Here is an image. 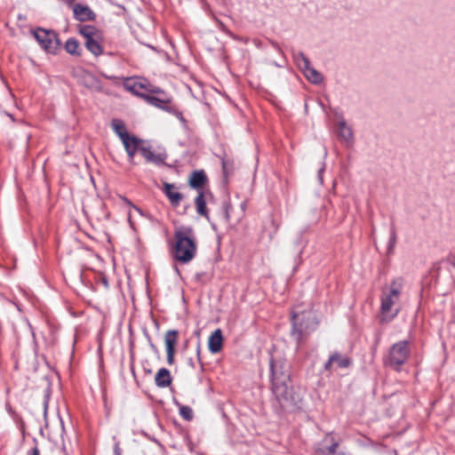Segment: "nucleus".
Masks as SVG:
<instances>
[{
    "label": "nucleus",
    "mask_w": 455,
    "mask_h": 455,
    "mask_svg": "<svg viewBox=\"0 0 455 455\" xmlns=\"http://www.w3.org/2000/svg\"><path fill=\"white\" fill-rule=\"evenodd\" d=\"M404 281L402 277L392 280L388 288H383L380 296V322H391L400 312L399 300Z\"/></svg>",
    "instance_id": "nucleus-1"
},
{
    "label": "nucleus",
    "mask_w": 455,
    "mask_h": 455,
    "mask_svg": "<svg viewBox=\"0 0 455 455\" xmlns=\"http://www.w3.org/2000/svg\"><path fill=\"white\" fill-rule=\"evenodd\" d=\"M175 243L172 251V258L181 263L190 262L197 251L195 232L190 227H180L174 232Z\"/></svg>",
    "instance_id": "nucleus-2"
},
{
    "label": "nucleus",
    "mask_w": 455,
    "mask_h": 455,
    "mask_svg": "<svg viewBox=\"0 0 455 455\" xmlns=\"http://www.w3.org/2000/svg\"><path fill=\"white\" fill-rule=\"evenodd\" d=\"M292 329L291 338L299 345L308 335L315 331L318 326V319L313 309L304 311L294 310L291 315Z\"/></svg>",
    "instance_id": "nucleus-3"
},
{
    "label": "nucleus",
    "mask_w": 455,
    "mask_h": 455,
    "mask_svg": "<svg viewBox=\"0 0 455 455\" xmlns=\"http://www.w3.org/2000/svg\"><path fill=\"white\" fill-rule=\"evenodd\" d=\"M271 389L278 402L288 398V384L290 382V364L282 360H270Z\"/></svg>",
    "instance_id": "nucleus-4"
},
{
    "label": "nucleus",
    "mask_w": 455,
    "mask_h": 455,
    "mask_svg": "<svg viewBox=\"0 0 455 455\" xmlns=\"http://www.w3.org/2000/svg\"><path fill=\"white\" fill-rule=\"evenodd\" d=\"M411 354L410 342L401 340L395 343L389 349L385 364L395 371H400Z\"/></svg>",
    "instance_id": "nucleus-5"
},
{
    "label": "nucleus",
    "mask_w": 455,
    "mask_h": 455,
    "mask_svg": "<svg viewBox=\"0 0 455 455\" xmlns=\"http://www.w3.org/2000/svg\"><path fill=\"white\" fill-rule=\"evenodd\" d=\"M294 61L310 83L315 84L322 83L323 75L311 66L308 58L302 52L294 54Z\"/></svg>",
    "instance_id": "nucleus-6"
},
{
    "label": "nucleus",
    "mask_w": 455,
    "mask_h": 455,
    "mask_svg": "<svg viewBox=\"0 0 455 455\" xmlns=\"http://www.w3.org/2000/svg\"><path fill=\"white\" fill-rule=\"evenodd\" d=\"M33 35L39 45L48 52H55L60 45L59 37L52 30L37 28L33 31Z\"/></svg>",
    "instance_id": "nucleus-7"
},
{
    "label": "nucleus",
    "mask_w": 455,
    "mask_h": 455,
    "mask_svg": "<svg viewBox=\"0 0 455 455\" xmlns=\"http://www.w3.org/2000/svg\"><path fill=\"white\" fill-rule=\"evenodd\" d=\"M351 364V360L349 357L346 355H342L341 354L335 352L331 354L324 363L323 368L327 371H333L337 369H346Z\"/></svg>",
    "instance_id": "nucleus-8"
},
{
    "label": "nucleus",
    "mask_w": 455,
    "mask_h": 455,
    "mask_svg": "<svg viewBox=\"0 0 455 455\" xmlns=\"http://www.w3.org/2000/svg\"><path fill=\"white\" fill-rule=\"evenodd\" d=\"M179 331L176 330H169L164 334V343L167 354V363L172 365L174 363L175 347L178 341Z\"/></svg>",
    "instance_id": "nucleus-9"
},
{
    "label": "nucleus",
    "mask_w": 455,
    "mask_h": 455,
    "mask_svg": "<svg viewBox=\"0 0 455 455\" xmlns=\"http://www.w3.org/2000/svg\"><path fill=\"white\" fill-rule=\"evenodd\" d=\"M338 137L339 141L349 148L354 144V133L352 128L347 125L344 118H340L337 124Z\"/></svg>",
    "instance_id": "nucleus-10"
},
{
    "label": "nucleus",
    "mask_w": 455,
    "mask_h": 455,
    "mask_svg": "<svg viewBox=\"0 0 455 455\" xmlns=\"http://www.w3.org/2000/svg\"><path fill=\"white\" fill-rule=\"evenodd\" d=\"M140 153L148 163H153L156 165L163 164L166 158L165 154L155 153L150 148L147 147H140Z\"/></svg>",
    "instance_id": "nucleus-11"
},
{
    "label": "nucleus",
    "mask_w": 455,
    "mask_h": 455,
    "mask_svg": "<svg viewBox=\"0 0 455 455\" xmlns=\"http://www.w3.org/2000/svg\"><path fill=\"white\" fill-rule=\"evenodd\" d=\"M174 184L164 183L163 192L166 196V197L169 199L171 204L172 206H178L180 205V202L183 200L184 196L181 193L174 191Z\"/></svg>",
    "instance_id": "nucleus-12"
},
{
    "label": "nucleus",
    "mask_w": 455,
    "mask_h": 455,
    "mask_svg": "<svg viewBox=\"0 0 455 455\" xmlns=\"http://www.w3.org/2000/svg\"><path fill=\"white\" fill-rule=\"evenodd\" d=\"M223 337L220 329L215 330L209 338L208 347L212 354L220 351L222 347Z\"/></svg>",
    "instance_id": "nucleus-13"
},
{
    "label": "nucleus",
    "mask_w": 455,
    "mask_h": 455,
    "mask_svg": "<svg viewBox=\"0 0 455 455\" xmlns=\"http://www.w3.org/2000/svg\"><path fill=\"white\" fill-rule=\"evenodd\" d=\"M74 16L77 20L86 21L94 18V13L88 6L76 4L74 6Z\"/></svg>",
    "instance_id": "nucleus-14"
},
{
    "label": "nucleus",
    "mask_w": 455,
    "mask_h": 455,
    "mask_svg": "<svg viewBox=\"0 0 455 455\" xmlns=\"http://www.w3.org/2000/svg\"><path fill=\"white\" fill-rule=\"evenodd\" d=\"M172 376L170 371L166 368H161L156 374L155 382L158 387H167L172 384Z\"/></svg>",
    "instance_id": "nucleus-15"
},
{
    "label": "nucleus",
    "mask_w": 455,
    "mask_h": 455,
    "mask_svg": "<svg viewBox=\"0 0 455 455\" xmlns=\"http://www.w3.org/2000/svg\"><path fill=\"white\" fill-rule=\"evenodd\" d=\"M207 181V177L204 171H195L189 178V186L196 189H202Z\"/></svg>",
    "instance_id": "nucleus-16"
},
{
    "label": "nucleus",
    "mask_w": 455,
    "mask_h": 455,
    "mask_svg": "<svg viewBox=\"0 0 455 455\" xmlns=\"http://www.w3.org/2000/svg\"><path fill=\"white\" fill-rule=\"evenodd\" d=\"M99 39L100 36L92 38L90 40H86L84 42L86 49L89 52H91L95 57L101 55L103 52V48Z\"/></svg>",
    "instance_id": "nucleus-17"
},
{
    "label": "nucleus",
    "mask_w": 455,
    "mask_h": 455,
    "mask_svg": "<svg viewBox=\"0 0 455 455\" xmlns=\"http://www.w3.org/2000/svg\"><path fill=\"white\" fill-rule=\"evenodd\" d=\"M111 127L121 140H124L128 136L129 132L126 130L125 124L119 119H114L111 123Z\"/></svg>",
    "instance_id": "nucleus-18"
},
{
    "label": "nucleus",
    "mask_w": 455,
    "mask_h": 455,
    "mask_svg": "<svg viewBox=\"0 0 455 455\" xmlns=\"http://www.w3.org/2000/svg\"><path fill=\"white\" fill-rule=\"evenodd\" d=\"M196 206V212L199 215L208 218V212L206 209V203L203 191H198V195L195 199Z\"/></svg>",
    "instance_id": "nucleus-19"
},
{
    "label": "nucleus",
    "mask_w": 455,
    "mask_h": 455,
    "mask_svg": "<svg viewBox=\"0 0 455 455\" xmlns=\"http://www.w3.org/2000/svg\"><path fill=\"white\" fill-rule=\"evenodd\" d=\"M79 33L86 40H90L94 37H99V32L95 27L91 25L82 26L79 29Z\"/></svg>",
    "instance_id": "nucleus-20"
},
{
    "label": "nucleus",
    "mask_w": 455,
    "mask_h": 455,
    "mask_svg": "<svg viewBox=\"0 0 455 455\" xmlns=\"http://www.w3.org/2000/svg\"><path fill=\"white\" fill-rule=\"evenodd\" d=\"M65 50L71 55H80L79 52V43L76 39L71 37L66 41Z\"/></svg>",
    "instance_id": "nucleus-21"
},
{
    "label": "nucleus",
    "mask_w": 455,
    "mask_h": 455,
    "mask_svg": "<svg viewBox=\"0 0 455 455\" xmlns=\"http://www.w3.org/2000/svg\"><path fill=\"white\" fill-rule=\"evenodd\" d=\"M122 142L124 146L125 151L134 148L140 150V144L141 140L137 139L135 136H132L129 134V136L124 140H122Z\"/></svg>",
    "instance_id": "nucleus-22"
},
{
    "label": "nucleus",
    "mask_w": 455,
    "mask_h": 455,
    "mask_svg": "<svg viewBox=\"0 0 455 455\" xmlns=\"http://www.w3.org/2000/svg\"><path fill=\"white\" fill-rule=\"evenodd\" d=\"M86 86L97 92H101L103 89L101 82L92 75L88 76V83Z\"/></svg>",
    "instance_id": "nucleus-23"
},
{
    "label": "nucleus",
    "mask_w": 455,
    "mask_h": 455,
    "mask_svg": "<svg viewBox=\"0 0 455 455\" xmlns=\"http://www.w3.org/2000/svg\"><path fill=\"white\" fill-rule=\"evenodd\" d=\"M180 415L186 420H191L194 416L193 410L189 406L181 405L180 407Z\"/></svg>",
    "instance_id": "nucleus-24"
},
{
    "label": "nucleus",
    "mask_w": 455,
    "mask_h": 455,
    "mask_svg": "<svg viewBox=\"0 0 455 455\" xmlns=\"http://www.w3.org/2000/svg\"><path fill=\"white\" fill-rule=\"evenodd\" d=\"M396 244V233L395 228L390 231V236L387 243V253H392Z\"/></svg>",
    "instance_id": "nucleus-25"
},
{
    "label": "nucleus",
    "mask_w": 455,
    "mask_h": 455,
    "mask_svg": "<svg viewBox=\"0 0 455 455\" xmlns=\"http://www.w3.org/2000/svg\"><path fill=\"white\" fill-rule=\"evenodd\" d=\"M148 100H149V102L152 105H154V106H156L157 108H164V105L166 103H168V100H161V99H159L157 97H155V96L148 97Z\"/></svg>",
    "instance_id": "nucleus-26"
},
{
    "label": "nucleus",
    "mask_w": 455,
    "mask_h": 455,
    "mask_svg": "<svg viewBox=\"0 0 455 455\" xmlns=\"http://www.w3.org/2000/svg\"><path fill=\"white\" fill-rule=\"evenodd\" d=\"M114 441H115V445H114V455H122V449L120 448V443L119 442L116 440V437H113Z\"/></svg>",
    "instance_id": "nucleus-27"
},
{
    "label": "nucleus",
    "mask_w": 455,
    "mask_h": 455,
    "mask_svg": "<svg viewBox=\"0 0 455 455\" xmlns=\"http://www.w3.org/2000/svg\"><path fill=\"white\" fill-rule=\"evenodd\" d=\"M139 149H131V150H127L126 153L128 155V157H129V161L130 162H132L133 161V158H134V156L136 154V152L138 151Z\"/></svg>",
    "instance_id": "nucleus-28"
},
{
    "label": "nucleus",
    "mask_w": 455,
    "mask_h": 455,
    "mask_svg": "<svg viewBox=\"0 0 455 455\" xmlns=\"http://www.w3.org/2000/svg\"><path fill=\"white\" fill-rule=\"evenodd\" d=\"M338 448V443H333L331 445H330L328 448H327V451L330 454H334L336 452V450Z\"/></svg>",
    "instance_id": "nucleus-29"
},
{
    "label": "nucleus",
    "mask_w": 455,
    "mask_h": 455,
    "mask_svg": "<svg viewBox=\"0 0 455 455\" xmlns=\"http://www.w3.org/2000/svg\"><path fill=\"white\" fill-rule=\"evenodd\" d=\"M28 455H40V451L38 447L35 445L32 449L28 451Z\"/></svg>",
    "instance_id": "nucleus-30"
},
{
    "label": "nucleus",
    "mask_w": 455,
    "mask_h": 455,
    "mask_svg": "<svg viewBox=\"0 0 455 455\" xmlns=\"http://www.w3.org/2000/svg\"><path fill=\"white\" fill-rule=\"evenodd\" d=\"M324 172V166L322 167L319 171H318V174H317V178H318V180L320 182V184H323V173Z\"/></svg>",
    "instance_id": "nucleus-31"
},
{
    "label": "nucleus",
    "mask_w": 455,
    "mask_h": 455,
    "mask_svg": "<svg viewBox=\"0 0 455 455\" xmlns=\"http://www.w3.org/2000/svg\"><path fill=\"white\" fill-rule=\"evenodd\" d=\"M175 116L181 123L185 124L186 121L181 112L176 111Z\"/></svg>",
    "instance_id": "nucleus-32"
},
{
    "label": "nucleus",
    "mask_w": 455,
    "mask_h": 455,
    "mask_svg": "<svg viewBox=\"0 0 455 455\" xmlns=\"http://www.w3.org/2000/svg\"><path fill=\"white\" fill-rule=\"evenodd\" d=\"M129 204H131L132 206V208L141 216H143V212L141 211V209H140L139 207L132 204L130 202H128Z\"/></svg>",
    "instance_id": "nucleus-33"
},
{
    "label": "nucleus",
    "mask_w": 455,
    "mask_h": 455,
    "mask_svg": "<svg viewBox=\"0 0 455 455\" xmlns=\"http://www.w3.org/2000/svg\"><path fill=\"white\" fill-rule=\"evenodd\" d=\"M128 221L130 223L131 228H133V223H132V214H131V212H129V214H128Z\"/></svg>",
    "instance_id": "nucleus-34"
},
{
    "label": "nucleus",
    "mask_w": 455,
    "mask_h": 455,
    "mask_svg": "<svg viewBox=\"0 0 455 455\" xmlns=\"http://www.w3.org/2000/svg\"><path fill=\"white\" fill-rule=\"evenodd\" d=\"M149 346H150V347H151V349H152L153 351L157 352V348H156V347L153 344V342H152V341H149Z\"/></svg>",
    "instance_id": "nucleus-35"
},
{
    "label": "nucleus",
    "mask_w": 455,
    "mask_h": 455,
    "mask_svg": "<svg viewBox=\"0 0 455 455\" xmlns=\"http://www.w3.org/2000/svg\"><path fill=\"white\" fill-rule=\"evenodd\" d=\"M102 76H103L105 78H107V79H112V78H113V76H108V75H105V74H103Z\"/></svg>",
    "instance_id": "nucleus-36"
},
{
    "label": "nucleus",
    "mask_w": 455,
    "mask_h": 455,
    "mask_svg": "<svg viewBox=\"0 0 455 455\" xmlns=\"http://www.w3.org/2000/svg\"><path fill=\"white\" fill-rule=\"evenodd\" d=\"M197 356H198V360L200 361V348L199 347H197Z\"/></svg>",
    "instance_id": "nucleus-37"
},
{
    "label": "nucleus",
    "mask_w": 455,
    "mask_h": 455,
    "mask_svg": "<svg viewBox=\"0 0 455 455\" xmlns=\"http://www.w3.org/2000/svg\"><path fill=\"white\" fill-rule=\"evenodd\" d=\"M44 411H46V409H47V400L44 401Z\"/></svg>",
    "instance_id": "nucleus-38"
},
{
    "label": "nucleus",
    "mask_w": 455,
    "mask_h": 455,
    "mask_svg": "<svg viewBox=\"0 0 455 455\" xmlns=\"http://www.w3.org/2000/svg\"><path fill=\"white\" fill-rule=\"evenodd\" d=\"M7 116L12 120L14 121V117L11 115V114H7Z\"/></svg>",
    "instance_id": "nucleus-39"
},
{
    "label": "nucleus",
    "mask_w": 455,
    "mask_h": 455,
    "mask_svg": "<svg viewBox=\"0 0 455 455\" xmlns=\"http://www.w3.org/2000/svg\"><path fill=\"white\" fill-rule=\"evenodd\" d=\"M298 244L299 245V247H301V246H302V244H301V242H300V241H299V242H298Z\"/></svg>",
    "instance_id": "nucleus-40"
}]
</instances>
